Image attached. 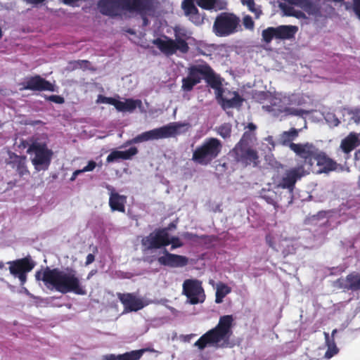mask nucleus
<instances>
[{
	"label": "nucleus",
	"mask_w": 360,
	"mask_h": 360,
	"mask_svg": "<svg viewBox=\"0 0 360 360\" xmlns=\"http://www.w3.org/2000/svg\"><path fill=\"white\" fill-rule=\"evenodd\" d=\"M253 136L252 132H245L240 141L233 149V153L236 154V158L238 161L251 162L257 160V153L252 149L247 148L245 146L248 140L251 139Z\"/></svg>",
	"instance_id": "nucleus-18"
},
{
	"label": "nucleus",
	"mask_w": 360,
	"mask_h": 360,
	"mask_svg": "<svg viewBox=\"0 0 360 360\" xmlns=\"http://www.w3.org/2000/svg\"><path fill=\"white\" fill-rule=\"evenodd\" d=\"M356 158H360V150L355 153Z\"/></svg>",
	"instance_id": "nucleus-50"
},
{
	"label": "nucleus",
	"mask_w": 360,
	"mask_h": 360,
	"mask_svg": "<svg viewBox=\"0 0 360 360\" xmlns=\"http://www.w3.org/2000/svg\"><path fill=\"white\" fill-rule=\"evenodd\" d=\"M347 286L349 289L356 290L360 289V274L353 273L347 276Z\"/></svg>",
	"instance_id": "nucleus-32"
},
{
	"label": "nucleus",
	"mask_w": 360,
	"mask_h": 360,
	"mask_svg": "<svg viewBox=\"0 0 360 360\" xmlns=\"http://www.w3.org/2000/svg\"><path fill=\"white\" fill-rule=\"evenodd\" d=\"M145 349L134 350L122 354H108L101 356V360H139Z\"/></svg>",
	"instance_id": "nucleus-26"
},
{
	"label": "nucleus",
	"mask_w": 360,
	"mask_h": 360,
	"mask_svg": "<svg viewBox=\"0 0 360 360\" xmlns=\"http://www.w3.org/2000/svg\"><path fill=\"white\" fill-rule=\"evenodd\" d=\"M300 130L295 128L290 129L289 131H283L279 136L278 142L283 146L292 144V141L295 140L298 136Z\"/></svg>",
	"instance_id": "nucleus-29"
},
{
	"label": "nucleus",
	"mask_w": 360,
	"mask_h": 360,
	"mask_svg": "<svg viewBox=\"0 0 360 360\" xmlns=\"http://www.w3.org/2000/svg\"><path fill=\"white\" fill-rule=\"evenodd\" d=\"M7 264L9 265L10 273L18 278L21 285H24L27 281L26 274L34 266V263L27 258L11 261Z\"/></svg>",
	"instance_id": "nucleus-19"
},
{
	"label": "nucleus",
	"mask_w": 360,
	"mask_h": 360,
	"mask_svg": "<svg viewBox=\"0 0 360 360\" xmlns=\"http://www.w3.org/2000/svg\"><path fill=\"white\" fill-rule=\"evenodd\" d=\"M217 131L222 138H228L231 135V126L227 123L223 124L217 129Z\"/></svg>",
	"instance_id": "nucleus-36"
},
{
	"label": "nucleus",
	"mask_w": 360,
	"mask_h": 360,
	"mask_svg": "<svg viewBox=\"0 0 360 360\" xmlns=\"http://www.w3.org/2000/svg\"><path fill=\"white\" fill-rule=\"evenodd\" d=\"M209 284L211 285L214 289H215V286H216V283L214 282V281L213 280H210L209 281Z\"/></svg>",
	"instance_id": "nucleus-49"
},
{
	"label": "nucleus",
	"mask_w": 360,
	"mask_h": 360,
	"mask_svg": "<svg viewBox=\"0 0 360 360\" xmlns=\"http://www.w3.org/2000/svg\"><path fill=\"white\" fill-rule=\"evenodd\" d=\"M24 292H27V290L26 288H24Z\"/></svg>",
	"instance_id": "nucleus-55"
},
{
	"label": "nucleus",
	"mask_w": 360,
	"mask_h": 360,
	"mask_svg": "<svg viewBox=\"0 0 360 360\" xmlns=\"http://www.w3.org/2000/svg\"><path fill=\"white\" fill-rule=\"evenodd\" d=\"M324 336L326 339V344L328 347L327 351L325 353L324 357L327 359H330L333 356L336 355L339 349L337 347L333 338L330 340L329 334L328 333H324Z\"/></svg>",
	"instance_id": "nucleus-31"
},
{
	"label": "nucleus",
	"mask_w": 360,
	"mask_h": 360,
	"mask_svg": "<svg viewBox=\"0 0 360 360\" xmlns=\"http://www.w3.org/2000/svg\"><path fill=\"white\" fill-rule=\"evenodd\" d=\"M94 261V256L92 254H89L86 257V265H89Z\"/></svg>",
	"instance_id": "nucleus-46"
},
{
	"label": "nucleus",
	"mask_w": 360,
	"mask_h": 360,
	"mask_svg": "<svg viewBox=\"0 0 360 360\" xmlns=\"http://www.w3.org/2000/svg\"><path fill=\"white\" fill-rule=\"evenodd\" d=\"M156 5V0H101L98 7L103 14L110 16L127 13L140 15L143 25H147L146 17L153 14Z\"/></svg>",
	"instance_id": "nucleus-2"
},
{
	"label": "nucleus",
	"mask_w": 360,
	"mask_h": 360,
	"mask_svg": "<svg viewBox=\"0 0 360 360\" xmlns=\"http://www.w3.org/2000/svg\"><path fill=\"white\" fill-rule=\"evenodd\" d=\"M265 141L266 142L265 144H266V148L269 151L274 148V143L271 136L266 138Z\"/></svg>",
	"instance_id": "nucleus-44"
},
{
	"label": "nucleus",
	"mask_w": 360,
	"mask_h": 360,
	"mask_svg": "<svg viewBox=\"0 0 360 360\" xmlns=\"http://www.w3.org/2000/svg\"><path fill=\"white\" fill-rule=\"evenodd\" d=\"M290 148L297 155L304 159V162L297 167L288 169L283 176L278 186L289 189L291 192L297 181L309 174L312 170L313 160L319 150L311 143H292Z\"/></svg>",
	"instance_id": "nucleus-3"
},
{
	"label": "nucleus",
	"mask_w": 360,
	"mask_h": 360,
	"mask_svg": "<svg viewBox=\"0 0 360 360\" xmlns=\"http://www.w3.org/2000/svg\"><path fill=\"white\" fill-rule=\"evenodd\" d=\"M234 319L232 315H224L219 318L218 324L202 335L194 344L200 350L207 347L224 348L231 347V338Z\"/></svg>",
	"instance_id": "nucleus-5"
},
{
	"label": "nucleus",
	"mask_w": 360,
	"mask_h": 360,
	"mask_svg": "<svg viewBox=\"0 0 360 360\" xmlns=\"http://www.w3.org/2000/svg\"><path fill=\"white\" fill-rule=\"evenodd\" d=\"M96 103H107L112 105L120 112H133L136 108H139L141 112L146 110L142 106V102L139 99H124L122 101L117 100L115 98L105 97L102 95L98 96Z\"/></svg>",
	"instance_id": "nucleus-16"
},
{
	"label": "nucleus",
	"mask_w": 360,
	"mask_h": 360,
	"mask_svg": "<svg viewBox=\"0 0 360 360\" xmlns=\"http://www.w3.org/2000/svg\"><path fill=\"white\" fill-rule=\"evenodd\" d=\"M27 153L31 155L32 163L37 171L48 169L53 154L46 143L37 141L30 146Z\"/></svg>",
	"instance_id": "nucleus-11"
},
{
	"label": "nucleus",
	"mask_w": 360,
	"mask_h": 360,
	"mask_svg": "<svg viewBox=\"0 0 360 360\" xmlns=\"http://www.w3.org/2000/svg\"><path fill=\"white\" fill-rule=\"evenodd\" d=\"M248 127L251 131H253L256 129V126L252 123L249 124Z\"/></svg>",
	"instance_id": "nucleus-48"
},
{
	"label": "nucleus",
	"mask_w": 360,
	"mask_h": 360,
	"mask_svg": "<svg viewBox=\"0 0 360 360\" xmlns=\"http://www.w3.org/2000/svg\"><path fill=\"white\" fill-rule=\"evenodd\" d=\"M279 7L284 15L293 16L297 18H304V11L308 14L316 12V6L312 0H283Z\"/></svg>",
	"instance_id": "nucleus-10"
},
{
	"label": "nucleus",
	"mask_w": 360,
	"mask_h": 360,
	"mask_svg": "<svg viewBox=\"0 0 360 360\" xmlns=\"http://www.w3.org/2000/svg\"><path fill=\"white\" fill-rule=\"evenodd\" d=\"M269 101L270 105H263L262 108L281 120L289 115L303 117L308 113L306 110L295 108L305 103L302 95L299 94L276 92L270 96Z\"/></svg>",
	"instance_id": "nucleus-4"
},
{
	"label": "nucleus",
	"mask_w": 360,
	"mask_h": 360,
	"mask_svg": "<svg viewBox=\"0 0 360 360\" xmlns=\"http://www.w3.org/2000/svg\"><path fill=\"white\" fill-rule=\"evenodd\" d=\"M195 3L206 10H221L225 8L226 4L222 0H184L181 8L184 14L195 25L203 22L204 16L198 13Z\"/></svg>",
	"instance_id": "nucleus-8"
},
{
	"label": "nucleus",
	"mask_w": 360,
	"mask_h": 360,
	"mask_svg": "<svg viewBox=\"0 0 360 360\" xmlns=\"http://www.w3.org/2000/svg\"><path fill=\"white\" fill-rule=\"evenodd\" d=\"M117 297L124 307V311H138L146 306L143 301L130 293H118Z\"/></svg>",
	"instance_id": "nucleus-22"
},
{
	"label": "nucleus",
	"mask_w": 360,
	"mask_h": 360,
	"mask_svg": "<svg viewBox=\"0 0 360 360\" xmlns=\"http://www.w3.org/2000/svg\"><path fill=\"white\" fill-rule=\"evenodd\" d=\"M82 173H83V172H82V169H81L75 170V171L72 173V176H71V178H70V181H74L76 179V178L77 177V176H78L79 174H82Z\"/></svg>",
	"instance_id": "nucleus-45"
},
{
	"label": "nucleus",
	"mask_w": 360,
	"mask_h": 360,
	"mask_svg": "<svg viewBox=\"0 0 360 360\" xmlns=\"http://www.w3.org/2000/svg\"><path fill=\"white\" fill-rule=\"evenodd\" d=\"M344 5L346 10L352 11L360 19V0H352V2L346 1Z\"/></svg>",
	"instance_id": "nucleus-35"
},
{
	"label": "nucleus",
	"mask_w": 360,
	"mask_h": 360,
	"mask_svg": "<svg viewBox=\"0 0 360 360\" xmlns=\"http://www.w3.org/2000/svg\"><path fill=\"white\" fill-rule=\"evenodd\" d=\"M213 71L206 63H202L192 65L188 69V76L182 79V89L189 91L203 79H209L213 77Z\"/></svg>",
	"instance_id": "nucleus-14"
},
{
	"label": "nucleus",
	"mask_w": 360,
	"mask_h": 360,
	"mask_svg": "<svg viewBox=\"0 0 360 360\" xmlns=\"http://www.w3.org/2000/svg\"><path fill=\"white\" fill-rule=\"evenodd\" d=\"M170 244L172 250L183 245L179 238L170 236L166 229L155 231L142 239V245L147 249L159 248Z\"/></svg>",
	"instance_id": "nucleus-12"
},
{
	"label": "nucleus",
	"mask_w": 360,
	"mask_h": 360,
	"mask_svg": "<svg viewBox=\"0 0 360 360\" xmlns=\"http://www.w3.org/2000/svg\"><path fill=\"white\" fill-rule=\"evenodd\" d=\"M336 331H337L336 330H333V332H332V336H333H333H334V335L335 334Z\"/></svg>",
	"instance_id": "nucleus-52"
},
{
	"label": "nucleus",
	"mask_w": 360,
	"mask_h": 360,
	"mask_svg": "<svg viewBox=\"0 0 360 360\" xmlns=\"http://www.w3.org/2000/svg\"><path fill=\"white\" fill-rule=\"evenodd\" d=\"M240 20L236 15L221 13L215 19L213 32L217 37H227L237 32L240 30Z\"/></svg>",
	"instance_id": "nucleus-13"
},
{
	"label": "nucleus",
	"mask_w": 360,
	"mask_h": 360,
	"mask_svg": "<svg viewBox=\"0 0 360 360\" xmlns=\"http://www.w3.org/2000/svg\"><path fill=\"white\" fill-rule=\"evenodd\" d=\"M24 292H27V290L26 288H24Z\"/></svg>",
	"instance_id": "nucleus-54"
},
{
	"label": "nucleus",
	"mask_w": 360,
	"mask_h": 360,
	"mask_svg": "<svg viewBox=\"0 0 360 360\" xmlns=\"http://www.w3.org/2000/svg\"><path fill=\"white\" fill-rule=\"evenodd\" d=\"M262 198L266 200V202L269 204H275V197L276 194L273 191H269L266 193L265 192L262 193Z\"/></svg>",
	"instance_id": "nucleus-38"
},
{
	"label": "nucleus",
	"mask_w": 360,
	"mask_h": 360,
	"mask_svg": "<svg viewBox=\"0 0 360 360\" xmlns=\"http://www.w3.org/2000/svg\"><path fill=\"white\" fill-rule=\"evenodd\" d=\"M96 165H97V164L96 162H94V160H90V161H89L87 165L82 169V172L83 173L87 172H91L96 168Z\"/></svg>",
	"instance_id": "nucleus-40"
},
{
	"label": "nucleus",
	"mask_w": 360,
	"mask_h": 360,
	"mask_svg": "<svg viewBox=\"0 0 360 360\" xmlns=\"http://www.w3.org/2000/svg\"><path fill=\"white\" fill-rule=\"evenodd\" d=\"M343 115L348 116L349 119L353 120L355 123L360 122V108L345 109Z\"/></svg>",
	"instance_id": "nucleus-34"
},
{
	"label": "nucleus",
	"mask_w": 360,
	"mask_h": 360,
	"mask_svg": "<svg viewBox=\"0 0 360 360\" xmlns=\"http://www.w3.org/2000/svg\"><path fill=\"white\" fill-rule=\"evenodd\" d=\"M24 1L29 4H38L42 3L45 0H24Z\"/></svg>",
	"instance_id": "nucleus-47"
},
{
	"label": "nucleus",
	"mask_w": 360,
	"mask_h": 360,
	"mask_svg": "<svg viewBox=\"0 0 360 360\" xmlns=\"http://www.w3.org/2000/svg\"><path fill=\"white\" fill-rule=\"evenodd\" d=\"M359 134L350 133L342 141L340 148L345 153H349L360 144Z\"/></svg>",
	"instance_id": "nucleus-28"
},
{
	"label": "nucleus",
	"mask_w": 360,
	"mask_h": 360,
	"mask_svg": "<svg viewBox=\"0 0 360 360\" xmlns=\"http://www.w3.org/2000/svg\"><path fill=\"white\" fill-rule=\"evenodd\" d=\"M91 276H92V274H91V273H90V274H89V276H87V279H89V278H90V277H91Z\"/></svg>",
	"instance_id": "nucleus-53"
},
{
	"label": "nucleus",
	"mask_w": 360,
	"mask_h": 360,
	"mask_svg": "<svg viewBox=\"0 0 360 360\" xmlns=\"http://www.w3.org/2000/svg\"><path fill=\"white\" fill-rule=\"evenodd\" d=\"M183 294L191 304L202 303L205 300V293L202 282L197 279H186L183 283Z\"/></svg>",
	"instance_id": "nucleus-15"
},
{
	"label": "nucleus",
	"mask_w": 360,
	"mask_h": 360,
	"mask_svg": "<svg viewBox=\"0 0 360 360\" xmlns=\"http://www.w3.org/2000/svg\"><path fill=\"white\" fill-rule=\"evenodd\" d=\"M106 188L110 193L109 205L111 210L112 211L124 212L127 197L117 193L112 186L108 185Z\"/></svg>",
	"instance_id": "nucleus-24"
},
{
	"label": "nucleus",
	"mask_w": 360,
	"mask_h": 360,
	"mask_svg": "<svg viewBox=\"0 0 360 360\" xmlns=\"http://www.w3.org/2000/svg\"><path fill=\"white\" fill-rule=\"evenodd\" d=\"M173 30L174 39L164 36L154 39L153 44L166 56H172L177 51L187 53L189 49L188 44L193 41L192 32L181 25L175 26Z\"/></svg>",
	"instance_id": "nucleus-6"
},
{
	"label": "nucleus",
	"mask_w": 360,
	"mask_h": 360,
	"mask_svg": "<svg viewBox=\"0 0 360 360\" xmlns=\"http://www.w3.org/2000/svg\"><path fill=\"white\" fill-rule=\"evenodd\" d=\"M243 25L246 29L252 30L254 27V22L249 15H245L243 19Z\"/></svg>",
	"instance_id": "nucleus-39"
},
{
	"label": "nucleus",
	"mask_w": 360,
	"mask_h": 360,
	"mask_svg": "<svg viewBox=\"0 0 360 360\" xmlns=\"http://www.w3.org/2000/svg\"><path fill=\"white\" fill-rule=\"evenodd\" d=\"M156 260L160 264L171 268H181L188 264L186 257L170 253L165 248L158 252Z\"/></svg>",
	"instance_id": "nucleus-20"
},
{
	"label": "nucleus",
	"mask_w": 360,
	"mask_h": 360,
	"mask_svg": "<svg viewBox=\"0 0 360 360\" xmlns=\"http://www.w3.org/2000/svg\"><path fill=\"white\" fill-rule=\"evenodd\" d=\"M298 30L297 26L280 25L276 27H268L262 31V39L269 43L274 38L278 39H290L292 38Z\"/></svg>",
	"instance_id": "nucleus-17"
},
{
	"label": "nucleus",
	"mask_w": 360,
	"mask_h": 360,
	"mask_svg": "<svg viewBox=\"0 0 360 360\" xmlns=\"http://www.w3.org/2000/svg\"><path fill=\"white\" fill-rule=\"evenodd\" d=\"M35 277L37 281H42L44 285L51 290L63 294L70 292L81 295L86 294V288L82 285L77 271L72 269L46 268L37 272Z\"/></svg>",
	"instance_id": "nucleus-1"
},
{
	"label": "nucleus",
	"mask_w": 360,
	"mask_h": 360,
	"mask_svg": "<svg viewBox=\"0 0 360 360\" xmlns=\"http://www.w3.org/2000/svg\"><path fill=\"white\" fill-rule=\"evenodd\" d=\"M215 290V302L217 304L221 303L224 298L231 292V288L222 282L217 283Z\"/></svg>",
	"instance_id": "nucleus-30"
},
{
	"label": "nucleus",
	"mask_w": 360,
	"mask_h": 360,
	"mask_svg": "<svg viewBox=\"0 0 360 360\" xmlns=\"http://www.w3.org/2000/svg\"><path fill=\"white\" fill-rule=\"evenodd\" d=\"M216 94L217 98L221 99V104L224 108L239 106L242 102V99L235 91L226 92L225 90L217 89Z\"/></svg>",
	"instance_id": "nucleus-25"
},
{
	"label": "nucleus",
	"mask_w": 360,
	"mask_h": 360,
	"mask_svg": "<svg viewBox=\"0 0 360 360\" xmlns=\"http://www.w3.org/2000/svg\"><path fill=\"white\" fill-rule=\"evenodd\" d=\"M49 100L56 103H63L64 98L60 96L53 95L49 97Z\"/></svg>",
	"instance_id": "nucleus-43"
},
{
	"label": "nucleus",
	"mask_w": 360,
	"mask_h": 360,
	"mask_svg": "<svg viewBox=\"0 0 360 360\" xmlns=\"http://www.w3.org/2000/svg\"><path fill=\"white\" fill-rule=\"evenodd\" d=\"M221 147L217 139H207L193 151L192 160L201 165H207L218 156Z\"/></svg>",
	"instance_id": "nucleus-9"
},
{
	"label": "nucleus",
	"mask_w": 360,
	"mask_h": 360,
	"mask_svg": "<svg viewBox=\"0 0 360 360\" xmlns=\"http://www.w3.org/2000/svg\"><path fill=\"white\" fill-rule=\"evenodd\" d=\"M19 90L25 89L32 91H54V86L49 82L41 78L40 76L27 77L18 84Z\"/></svg>",
	"instance_id": "nucleus-21"
},
{
	"label": "nucleus",
	"mask_w": 360,
	"mask_h": 360,
	"mask_svg": "<svg viewBox=\"0 0 360 360\" xmlns=\"http://www.w3.org/2000/svg\"><path fill=\"white\" fill-rule=\"evenodd\" d=\"M4 267V264L2 262H0V269H2Z\"/></svg>",
	"instance_id": "nucleus-51"
},
{
	"label": "nucleus",
	"mask_w": 360,
	"mask_h": 360,
	"mask_svg": "<svg viewBox=\"0 0 360 360\" xmlns=\"http://www.w3.org/2000/svg\"><path fill=\"white\" fill-rule=\"evenodd\" d=\"M316 162V166L319 167L318 169H314L312 167L311 172L316 173L328 172L330 171L335 170L336 169V163L333 162L330 158L326 156V155L321 151H318L314 159L313 160Z\"/></svg>",
	"instance_id": "nucleus-23"
},
{
	"label": "nucleus",
	"mask_w": 360,
	"mask_h": 360,
	"mask_svg": "<svg viewBox=\"0 0 360 360\" xmlns=\"http://www.w3.org/2000/svg\"><path fill=\"white\" fill-rule=\"evenodd\" d=\"M325 120L331 127H337L340 122L338 119L333 113H328L325 115Z\"/></svg>",
	"instance_id": "nucleus-37"
},
{
	"label": "nucleus",
	"mask_w": 360,
	"mask_h": 360,
	"mask_svg": "<svg viewBox=\"0 0 360 360\" xmlns=\"http://www.w3.org/2000/svg\"><path fill=\"white\" fill-rule=\"evenodd\" d=\"M190 127L188 122H171L161 127L145 131L135 138L127 141L121 148L141 142L167 139L186 132Z\"/></svg>",
	"instance_id": "nucleus-7"
},
{
	"label": "nucleus",
	"mask_w": 360,
	"mask_h": 360,
	"mask_svg": "<svg viewBox=\"0 0 360 360\" xmlns=\"http://www.w3.org/2000/svg\"><path fill=\"white\" fill-rule=\"evenodd\" d=\"M241 3L243 6L248 7L250 11L255 15V17L258 18L262 13L260 8L256 6L254 0H241Z\"/></svg>",
	"instance_id": "nucleus-33"
},
{
	"label": "nucleus",
	"mask_w": 360,
	"mask_h": 360,
	"mask_svg": "<svg viewBox=\"0 0 360 360\" xmlns=\"http://www.w3.org/2000/svg\"><path fill=\"white\" fill-rule=\"evenodd\" d=\"M138 150L136 147H131L127 150H112L107 157L108 162H112L120 160H129L136 155Z\"/></svg>",
	"instance_id": "nucleus-27"
},
{
	"label": "nucleus",
	"mask_w": 360,
	"mask_h": 360,
	"mask_svg": "<svg viewBox=\"0 0 360 360\" xmlns=\"http://www.w3.org/2000/svg\"><path fill=\"white\" fill-rule=\"evenodd\" d=\"M267 242L269 243V245L273 247L274 248H276V243L277 242H279V240L277 237L269 236L266 238Z\"/></svg>",
	"instance_id": "nucleus-42"
},
{
	"label": "nucleus",
	"mask_w": 360,
	"mask_h": 360,
	"mask_svg": "<svg viewBox=\"0 0 360 360\" xmlns=\"http://www.w3.org/2000/svg\"><path fill=\"white\" fill-rule=\"evenodd\" d=\"M25 158H24L20 163V166L18 167V171H19V173L20 175H24L25 174H27L28 173V171L27 169H26V167L25 165Z\"/></svg>",
	"instance_id": "nucleus-41"
}]
</instances>
